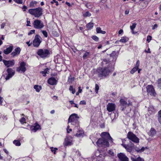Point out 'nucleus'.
Returning <instances> with one entry per match:
<instances>
[{
	"label": "nucleus",
	"mask_w": 161,
	"mask_h": 161,
	"mask_svg": "<svg viewBox=\"0 0 161 161\" xmlns=\"http://www.w3.org/2000/svg\"><path fill=\"white\" fill-rule=\"evenodd\" d=\"M101 138L99 139L96 142L97 145L99 147L106 146H109L108 142H113V139L109 133L107 132H103L101 134Z\"/></svg>",
	"instance_id": "1"
},
{
	"label": "nucleus",
	"mask_w": 161,
	"mask_h": 161,
	"mask_svg": "<svg viewBox=\"0 0 161 161\" xmlns=\"http://www.w3.org/2000/svg\"><path fill=\"white\" fill-rule=\"evenodd\" d=\"M42 9L40 7L31 9L28 11V12L30 14L34 15L36 18H38L41 16L42 14Z\"/></svg>",
	"instance_id": "2"
},
{
	"label": "nucleus",
	"mask_w": 161,
	"mask_h": 161,
	"mask_svg": "<svg viewBox=\"0 0 161 161\" xmlns=\"http://www.w3.org/2000/svg\"><path fill=\"white\" fill-rule=\"evenodd\" d=\"M79 117L77 114H73L71 115L68 119V123H70L71 125H78L79 122L78 119Z\"/></svg>",
	"instance_id": "3"
},
{
	"label": "nucleus",
	"mask_w": 161,
	"mask_h": 161,
	"mask_svg": "<svg viewBox=\"0 0 161 161\" xmlns=\"http://www.w3.org/2000/svg\"><path fill=\"white\" fill-rule=\"evenodd\" d=\"M99 77L106 76L110 73V71L108 68H99L97 70Z\"/></svg>",
	"instance_id": "4"
},
{
	"label": "nucleus",
	"mask_w": 161,
	"mask_h": 161,
	"mask_svg": "<svg viewBox=\"0 0 161 161\" xmlns=\"http://www.w3.org/2000/svg\"><path fill=\"white\" fill-rule=\"evenodd\" d=\"M120 103V108L122 111L125 110L127 107L132 106V103L130 100L128 101V103L123 99H121L119 101Z\"/></svg>",
	"instance_id": "5"
},
{
	"label": "nucleus",
	"mask_w": 161,
	"mask_h": 161,
	"mask_svg": "<svg viewBox=\"0 0 161 161\" xmlns=\"http://www.w3.org/2000/svg\"><path fill=\"white\" fill-rule=\"evenodd\" d=\"M37 54L42 58H45L49 54L48 50L46 49H39L37 51Z\"/></svg>",
	"instance_id": "6"
},
{
	"label": "nucleus",
	"mask_w": 161,
	"mask_h": 161,
	"mask_svg": "<svg viewBox=\"0 0 161 161\" xmlns=\"http://www.w3.org/2000/svg\"><path fill=\"white\" fill-rule=\"evenodd\" d=\"M127 136L128 138L132 141L134 142L138 143L139 142V139L132 132L130 131L128 132Z\"/></svg>",
	"instance_id": "7"
},
{
	"label": "nucleus",
	"mask_w": 161,
	"mask_h": 161,
	"mask_svg": "<svg viewBox=\"0 0 161 161\" xmlns=\"http://www.w3.org/2000/svg\"><path fill=\"white\" fill-rule=\"evenodd\" d=\"M33 25L34 27L37 29H42L44 26L43 23L39 19H36L34 20Z\"/></svg>",
	"instance_id": "8"
},
{
	"label": "nucleus",
	"mask_w": 161,
	"mask_h": 161,
	"mask_svg": "<svg viewBox=\"0 0 161 161\" xmlns=\"http://www.w3.org/2000/svg\"><path fill=\"white\" fill-rule=\"evenodd\" d=\"M42 42V38L38 35L35 36V39L33 42V44L34 47H38Z\"/></svg>",
	"instance_id": "9"
},
{
	"label": "nucleus",
	"mask_w": 161,
	"mask_h": 161,
	"mask_svg": "<svg viewBox=\"0 0 161 161\" xmlns=\"http://www.w3.org/2000/svg\"><path fill=\"white\" fill-rule=\"evenodd\" d=\"M147 91L150 95L155 96L156 94L153 86L148 85L146 87Z\"/></svg>",
	"instance_id": "10"
},
{
	"label": "nucleus",
	"mask_w": 161,
	"mask_h": 161,
	"mask_svg": "<svg viewBox=\"0 0 161 161\" xmlns=\"http://www.w3.org/2000/svg\"><path fill=\"white\" fill-rule=\"evenodd\" d=\"M7 75L5 77V79L8 80L14 75L15 71L11 68H8L7 70Z\"/></svg>",
	"instance_id": "11"
},
{
	"label": "nucleus",
	"mask_w": 161,
	"mask_h": 161,
	"mask_svg": "<svg viewBox=\"0 0 161 161\" xmlns=\"http://www.w3.org/2000/svg\"><path fill=\"white\" fill-rule=\"evenodd\" d=\"M116 107L114 103H108L106 106L107 109L109 112H112L115 110Z\"/></svg>",
	"instance_id": "12"
},
{
	"label": "nucleus",
	"mask_w": 161,
	"mask_h": 161,
	"mask_svg": "<svg viewBox=\"0 0 161 161\" xmlns=\"http://www.w3.org/2000/svg\"><path fill=\"white\" fill-rule=\"evenodd\" d=\"M25 65V63L24 62H22L20 64V66L17 68L16 71L18 72L24 73L26 70Z\"/></svg>",
	"instance_id": "13"
},
{
	"label": "nucleus",
	"mask_w": 161,
	"mask_h": 161,
	"mask_svg": "<svg viewBox=\"0 0 161 161\" xmlns=\"http://www.w3.org/2000/svg\"><path fill=\"white\" fill-rule=\"evenodd\" d=\"M3 62L7 67H12L14 64V60L7 61L3 60Z\"/></svg>",
	"instance_id": "14"
},
{
	"label": "nucleus",
	"mask_w": 161,
	"mask_h": 161,
	"mask_svg": "<svg viewBox=\"0 0 161 161\" xmlns=\"http://www.w3.org/2000/svg\"><path fill=\"white\" fill-rule=\"evenodd\" d=\"M118 156L121 161H129V158L123 153L118 154Z\"/></svg>",
	"instance_id": "15"
},
{
	"label": "nucleus",
	"mask_w": 161,
	"mask_h": 161,
	"mask_svg": "<svg viewBox=\"0 0 161 161\" xmlns=\"http://www.w3.org/2000/svg\"><path fill=\"white\" fill-rule=\"evenodd\" d=\"M48 83L52 85H56L57 83V80L55 78L51 77L48 80Z\"/></svg>",
	"instance_id": "16"
},
{
	"label": "nucleus",
	"mask_w": 161,
	"mask_h": 161,
	"mask_svg": "<svg viewBox=\"0 0 161 161\" xmlns=\"http://www.w3.org/2000/svg\"><path fill=\"white\" fill-rule=\"evenodd\" d=\"M21 51L20 48L19 47H17L15 48L14 51L11 53V55L13 57H14L17 55L19 54Z\"/></svg>",
	"instance_id": "17"
},
{
	"label": "nucleus",
	"mask_w": 161,
	"mask_h": 161,
	"mask_svg": "<svg viewBox=\"0 0 161 161\" xmlns=\"http://www.w3.org/2000/svg\"><path fill=\"white\" fill-rule=\"evenodd\" d=\"M13 46H10L8 47H7L6 49L4 50L3 53H4L6 54H8L10 53L11 52V51L13 50Z\"/></svg>",
	"instance_id": "18"
},
{
	"label": "nucleus",
	"mask_w": 161,
	"mask_h": 161,
	"mask_svg": "<svg viewBox=\"0 0 161 161\" xmlns=\"http://www.w3.org/2000/svg\"><path fill=\"white\" fill-rule=\"evenodd\" d=\"M148 134L149 136H153L156 134V131L154 129L151 128Z\"/></svg>",
	"instance_id": "19"
},
{
	"label": "nucleus",
	"mask_w": 161,
	"mask_h": 161,
	"mask_svg": "<svg viewBox=\"0 0 161 161\" xmlns=\"http://www.w3.org/2000/svg\"><path fill=\"white\" fill-rule=\"evenodd\" d=\"M40 129H41L40 126L37 123H36V125L35 126L31 128V130L32 131H34V132H36L37 130Z\"/></svg>",
	"instance_id": "20"
},
{
	"label": "nucleus",
	"mask_w": 161,
	"mask_h": 161,
	"mask_svg": "<svg viewBox=\"0 0 161 161\" xmlns=\"http://www.w3.org/2000/svg\"><path fill=\"white\" fill-rule=\"evenodd\" d=\"M49 73V69L48 68H47L44 69V71L40 72V73L42 74L43 76L44 77L46 76V74H48Z\"/></svg>",
	"instance_id": "21"
},
{
	"label": "nucleus",
	"mask_w": 161,
	"mask_h": 161,
	"mask_svg": "<svg viewBox=\"0 0 161 161\" xmlns=\"http://www.w3.org/2000/svg\"><path fill=\"white\" fill-rule=\"evenodd\" d=\"M93 25L94 24L93 23L90 22L86 25V27L88 29L90 30L92 28Z\"/></svg>",
	"instance_id": "22"
},
{
	"label": "nucleus",
	"mask_w": 161,
	"mask_h": 161,
	"mask_svg": "<svg viewBox=\"0 0 161 161\" xmlns=\"http://www.w3.org/2000/svg\"><path fill=\"white\" fill-rule=\"evenodd\" d=\"M96 31L97 33H101L102 34H105L106 33V32L105 31L101 30V28L99 27L97 28Z\"/></svg>",
	"instance_id": "23"
},
{
	"label": "nucleus",
	"mask_w": 161,
	"mask_h": 161,
	"mask_svg": "<svg viewBox=\"0 0 161 161\" xmlns=\"http://www.w3.org/2000/svg\"><path fill=\"white\" fill-rule=\"evenodd\" d=\"M34 88L36 90V91L38 92H39L42 89L41 86L38 85H35Z\"/></svg>",
	"instance_id": "24"
},
{
	"label": "nucleus",
	"mask_w": 161,
	"mask_h": 161,
	"mask_svg": "<svg viewBox=\"0 0 161 161\" xmlns=\"http://www.w3.org/2000/svg\"><path fill=\"white\" fill-rule=\"evenodd\" d=\"M128 40V39L126 37H122L119 40V41L123 43H125L127 42Z\"/></svg>",
	"instance_id": "25"
},
{
	"label": "nucleus",
	"mask_w": 161,
	"mask_h": 161,
	"mask_svg": "<svg viewBox=\"0 0 161 161\" xmlns=\"http://www.w3.org/2000/svg\"><path fill=\"white\" fill-rule=\"evenodd\" d=\"M136 24L135 23H133L132 25L130 26V28L133 34H135L134 30L135 28Z\"/></svg>",
	"instance_id": "26"
},
{
	"label": "nucleus",
	"mask_w": 161,
	"mask_h": 161,
	"mask_svg": "<svg viewBox=\"0 0 161 161\" xmlns=\"http://www.w3.org/2000/svg\"><path fill=\"white\" fill-rule=\"evenodd\" d=\"M37 3V2L36 1L31 2L29 4V7H34Z\"/></svg>",
	"instance_id": "27"
},
{
	"label": "nucleus",
	"mask_w": 161,
	"mask_h": 161,
	"mask_svg": "<svg viewBox=\"0 0 161 161\" xmlns=\"http://www.w3.org/2000/svg\"><path fill=\"white\" fill-rule=\"evenodd\" d=\"M158 120L159 123L161 125V110L158 113Z\"/></svg>",
	"instance_id": "28"
},
{
	"label": "nucleus",
	"mask_w": 161,
	"mask_h": 161,
	"mask_svg": "<svg viewBox=\"0 0 161 161\" xmlns=\"http://www.w3.org/2000/svg\"><path fill=\"white\" fill-rule=\"evenodd\" d=\"M71 144V142L69 141L68 139L66 138L65 139V145H70Z\"/></svg>",
	"instance_id": "29"
},
{
	"label": "nucleus",
	"mask_w": 161,
	"mask_h": 161,
	"mask_svg": "<svg viewBox=\"0 0 161 161\" xmlns=\"http://www.w3.org/2000/svg\"><path fill=\"white\" fill-rule=\"evenodd\" d=\"M136 151H137V152H143L145 148L144 147H142L141 149H140L138 148H136Z\"/></svg>",
	"instance_id": "30"
},
{
	"label": "nucleus",
	"mask_w": 161,
	"mask_h": 161,
	"mask_svg": "<svg viewBox=\"0 0 161 161\" xmlns=\"http://www.w3.org/2000/svg\"><path fill=\"white\" fill-rule=\"evenodd\" d=\"M13 143L16 146H19L21 145V143L19 141L15 140L13 141Z\"/></svg>",
	"instance_id": "31"
},
{
	"label": "nucleus",
	"mask_w": 161,
	"mask_h": 161,
	"mask_svg": "<svg viewBox=\"0 0 161 161\" xmlns=\"http://www.w3.org/2000/svg\"><path fill=\"white\" fill-rule=\"evenodd\" d=\"M138 68L135 67L133 68L130 71V73L131 74H133L138 69Z\"/></svg>",
	"instance_id": "32"
},
{
	"label": "nucleus",
	"mask_w": 161,
	"mask_h": 161,
	"mask_svg": "<svg viewBox=\"0 0 161 161\" xmlns=\"http://www.w3.org/2000/svg\"><path fill=\"white\" fill-rule=\"evenodd\" d=\"M89 54V52H86L84 54L83 58L84 59H86Z\"/></svg>",
	"instance_id": "33"
},
{
	"label": "nucleus",
	"mask_w": 161,
	"mask_h": 161,
	"mask_svg": "<svg viewBox=\"0 0 161 161\" xmlns=\"http://www.w3.org/2000/svg\"><path fill=\"white\" fill-rule=\"evenodd\" d=\"M69 90L70 91L72 92V93L73 94H74L75 92V90L73 88V86H70L69 88Z\"/></svg>",
	"instance_id": "34"
},
{
	"label": "nucleus",
	"mask_w": 161,
	"mask_h": 161,
	"mask_svg": "<svg viewBox=\"0 0 161 161\" xmlns=\"http://www.w3.org/2000/svg\"><path fill=\"white\" fill-rule=\"evenodd\" d=\"M84 135V133H77L76 134V136L77 137H83Z\"/></svg>",
	"instance_id": "35"
},
{
	"label": "nucleus",
	"mask_w": 161,
	"mask_h": 161,
	"mask_svg": "<svg viewBox=\"0 0 161 161\" xmlns=\"http://www.w3.org/2000/svg\"><path fill=\"white\" fill-rule=\"evenodd\" d=\"M91 15V13L89 12H86L83 14V16L85 17L90 16Z\"/></svg>",
	"instance_id": "36"
},
{
	"label": "nucleus",
	"mask_w": 161,
	"mask_h": 161,
	"mask_svg": "<svg viewBox=\"0 0 161 161\" xmlns=\"http://www.w3.org/2000/svg\"><path fill=\"white\" fill-rule=\"evenodd\" d=\"M158 86L159 88L161 89V78L159 79L158 81Z\"/></svg>",
	"instance_id": "37"
},
{
	"label": "nucleus",
	"mask_w": 161,
	"mask_h": 161,
	"mask_svg": "<svg viewBox=\"0 0 161 161\" xmlns=\"http://www.w3.org/2000/svg\"><path fill=\"white\" fill-rule=\"evenodd\" d=\"M25 118L22 117L19 120V121L22 124H23L25 122Z\"/></svg>",
	"instance_id": "38"
},
{
	"label": "nucleus",
	"mask_w": 161,
	"mask_h": 161,
	"mask_svg": "<svg viewBox=\"0 0 161 161\" xmlns=\"http://www.w3.org/2000/svg\"><path fill=\"white\" fill-rule=\"evenodd\" d=\"M125 149L126 150L127 152H130L132 150V147L128 145L126 148Z\"/></svg>",
	"instance_id": "39"
},
{
	"label": "nucleus",
	"mask_w": 161,
	"mask_h": 161,
	"mask_svg": "<svg viewBox=\"0 0 161 161\" xmlns=\"http://www.w3.org/2000/svg\"><path fill=\"white\" fill-rule=\"evenodd\" d=\"M51 151L52 152H53L54 154H55V152L58 150V149L57 148H53V147H51L50 148Z\"/></svg>",
	"instance_id": "40"
},
{
	"label": "nucleus",
	"mask_w": 161,
	"mask_h": 161,
	"mask_svg": "<svg viewBox=\"0 0 161 161\" xmlns=\"http://www.w3.org/2000/svg\"><path fill=\"white\" fill-rule=\"evenodd\" d=\"M99 86L97 84L95 85V91L96 93H98V91L99 90Z\"/></svg>",
	"instance_id": "41"
},
{
	"label": "nucleus",
	"mask_w": 161,
	"mask_h": 161,
	"mask_svg": "<svg viewBox=\"0 0 161 161\" xmlns=\"http://www.w3.org/2000/svg\"><path fill=\"white\" fill-rule=\"evenodd\" d=\"M35 30H31L28 33V35H30L33 34L35 33Z\"/></svg>",
	"instance_id": "42"
},
{
	"label": "nucleus",
	"mask_w": 161,
	"mask_h": 161,
	"mask_svg": "<svg viewBox=\"0 0 161 161\" xmlns=\"http://www.w3.org/2000/svg\"><path fill=\"white\" fill-rule=\"evenodd\" d=\"M15 2L18 4H22L23 3V0H14Z\"/></svg>",
	"instance_id": "43"
},
{
	"label": "nucleus",
	"mask_w": 161,
	"mask_h": 161,
	"mask_svg": "<svg viewBox=\"0 0 161 161\" xmlns=\"http://www.w3.org/2000/svg\"><path fill=\"white\" fill-rule=\"evenodd\" d=\"M42 33L44 36L46 37H47V33L46 31H42Z\"/></svg>",
	"instance_id": "44"
},
{
	"label": "nucleus",
	"mask_w": 161,
	"mask_h": 161,
	"mask_svg": "<svg viewBox=\"0 0 161 161\" xmlns=\"http://www.w3.org/2000/svg\"><path fill=\"white\" fill-rule=\"evenodd\" d=\"M92 39L96 41H97L98 40V38L96 36H92Z\"/></svg>",
	"instance_id": "45"
},
{
	"label": "nucleus",
	"mask_w": 161,
	"mask_h": 161,
	"mask_svg": "<svg viewBox=\"0 0 161 161\" xmlns=\"http://www.w3.org/2000/svg\"><path fill=\"white\" fill-rule=\"evenodd\" d=\"M108 153L109 154L111 155V156H114V153L113 152V151L111 150H109L108 151Z\"/></svg>",
	"instance_id": "46"
},
{
	"label": "nucleus",
	"mask_w": 161,
	"mask_h": 161,
	"mask_svg": "<svg viewBox=\"0 0 161 161\" xmlns=\"http://www.w3.org/2000/svg\"><path fill=\"white\" fill-rule=\"evenodd\" d=\"M69 127H70L69 126V125H68L67 126V132L68 133H69V131H71L72 130L71 129H69Z\"/></svg>",
	"instance_id": "47"
},
{
	"label": "nucleus",
	"mask_w": 161,
	"mask_h": 161,
	"mask_svg": "<svg viewBox=\"0 0 161 161\" xmlns=\"http://www.w3.org/2000/svg\"><path fill=\"white\" fill-rule=\"evenodd\" d=\"M152 39V37L151 36H147V41L148 42H149Z\"/></svg>",
	"instance_id": "48"
},
{
	"label": "nucleus",
	"mask_w": 161,
	"mask_h": 161,
	"mask_svg": "<svg viewBox=\"0 0 161 161\" xmlns=\"http://www.w3.org/2000/svg\"><path fill=\"white\" fill-rule=\"evenodd\" d=\"M86 103L85 101L83 100L81 101L80 103V104L86 105Z\"/></svg>",
	"instance_id": "49"
},
{
	"label": "nucleus",
	"mask_w": 161,
	"mask_h": 161,
	"mask_svg": "<svg viewBox=\"0 0 161 161\" xmlns=\"http://www.w3.org/2000/svg\"><path fill=\"white\" fill-rule=\"evenodd\" d=\"M140 65V61L139 60H138L136 62V67L138 68L139 66Z\"/></svg>",
	"instance_id": "50"
},
{
	"label": "nucleus",
	"mask_w": 161,
	"mask_h": 161,
	"mask_svg": "<svg viewBox=\"0 0 161 161\" xmlns=\"http://www.w3.org/2000/svg\"><path fill=\"white\" fill-rule=\"evenodd\" d=\"M5 25V23H3L2 24H1V29H3L4 28Z\"/></svg>",
	"instance_id": "51"
},
{
	"label": "nucleus",
	"mask_w": 161,
	"mask_h": 161,
	"mask_svg": "<svg viewBox=\"0 0 161 161\" xmlns=\"http://www.w3.org/2000/svg\"><path fill=\"white\" fill-rule=\"evenodd\" d=\"M158 25L157 24H155L152 27V29L154 30L156 28L158 27Z\"/></svg>",
	"instance_id": "52"
},
{
	"label": "nucleus",
	"mask_w": 161,
	"mask_h": 161,
	"mask_svg": "<svg viewBox=\"0 0 161 161\" xmlns=\"http://www.w3.org/2000/svg\"><path fill=\"white\" fill-rule=\"evenodd\" d=\"M31 24V22L29 20H27V24H26V26H31V25H30Z\"/></svg>",
	"instance_id": "53"
},
{
	"label": "nucleus",
	"mask_w": 161,
	"mask_h": 161,
	"mask_svg": "<svg viewBox=\"0 0 161 161\" xmlns=\"http://www.w3.org/2000/svg\"><path fill=\"white\" fill-rule=\"evenodd\" d=\"M78 133H84L83 130L82 129H79L77 131Z\"/></svg>",
	"instance_id": "54"
},
{
	"label": "nucleus",
	"mask_w": 161,
	"mask_h": 161,
	"mask_svg": "<svg viewBox=\"0 0 161 161\" xmlns=\"http://www.w3.org/2000/svg\"><path fill=\"white\" fill-rule=\"evenodd\" d=\"M22 9H23V11H25L27 9V7L26 6H24L23 7Z\"/></svg>",
	"instance_id": "55"
},
{
	"label": "nucleus",
	"mask_w": 161,
	"mask_h": 161,
	"mask_svg": "<svg viewBox=\"0 0 161 161\" xmlns=\"http://www.w3.org/2000/svg\"><path fill=\"white\" fill-rule=\"evenodd\" d=\"M121 145L122 146H123L125 148H126L127 147H128V145H126L125 144H121Z\"/></svg>",
	"instance_id": "56"
},
{
	"label": "nucleus",
	"mask_w": 161,
	"mask_h": 161,
	"mask_svg": "<svg viewBox=\"0 0 161 161\" xmlns=\"http://www.w3.org/2000/svg\"><path fill=\"white\" fill-rule=\"evenodd\" d=\"M3 101V98L2 97H0V104L2 105Z\"/></svg>",
	"instance_id": "57"
},
{
	"label": "nucleus",
	"mask_w": 161,
	"mask_h": 161,
	"mask_svg": "<svg viewBox=\"0 0 161 161\" xmlns=\"http://www.w3.org/2000/svg\"><path fill=\"white\" fill-rule=\"evenodd\" d=\"M123 30L122 29H120L119 30V34H121L122 33H123Z\"/></svg>",
	"instance_id": "58"
},
{
	"label": "nucleus",
	"mask_w": 161,
	"mask_h": 161,
	"mask_svg": "<svg viewBox=\"0 0 161 161\" xmlns=\"http://www.w3.org/2000/svg\"><path fill=\"white\" fill-rule=\"evenodd\" d=\"M82 91V90L81 89V87L80 86L78 87V92L79 93H81Z\"/></svg>",
	"instance_id": "59"
},
{
	"label": "nucleus",
	"mask_w": 161,
	"mask_h": 161,
	"mask_svg": "<svg viewBox=\"0 0 161 161\" xmlns=\"http://www.w3.org/2000/svg\"><path fill=\"white\" fill-rule=\"evenodd\" d=\"M129 13V10H126L125 11V14H128Z\"/></svg>",
	"instance_id": "60"
},
{
	"label": "nucleus",
	"mask_w": 161,
	"mask_h": 161,
	"mask_svg": "<svg viewBox=\"0 0 161 161\" xmlns=\"http://www.w3.org/2000/svg\"><path fill=\"white\" fill-rule=\"evenodd\" d=\"M3 150L4 151L5 153L7 154H8V152L7 151V150L5 149H4Z\"/></svg>",
	"instance_id": "61"
},
{
	"label": "nucleus",
	"mask_w": 161,
	"mask_h": 161,
	"mask_svg": "<svg viewBox=\"0 0 161 161\" xmlns=\"http://www.w3.org/2000/svg\"><path fill=\"white\" fill-rule=\"evenodd\" d=\"M26 44L28 45V46H30L31 45V44L30 43V41L27 42Z\"/></svg>",
	"instance_id": "62"
},
{
	"label": "nucleus",
	"mask_w": 161,
	"mask_h": 161,
	"mask_svg": "<svg viewBox=\"0 0 161 161\" xmlns=\"http://www.w3.org/2000/svg\"><path fill=\"white\" fill-rule=\"evenodd\" d=\"M65 3L68 6H70V3H68L67 2H66V3Z\"/></svg>",
	"instance_id": "63"
},
{
	"label": "nucleus",
	"mask_w": 161,
	"mask_h": 161,
	"mask_svg": "<svg viewBox=\"0 0 161 161\" xmlns=\"http://www.w3.org/2000/svg\"><path fill=\"white\" fill-rule=\"evenodd\" d=\"M54 112H55V111L54 110H51L50 112V113L51 114H53L54 113Z\"/></svg>",
	"instance_id": "64"
}]
</instances>
